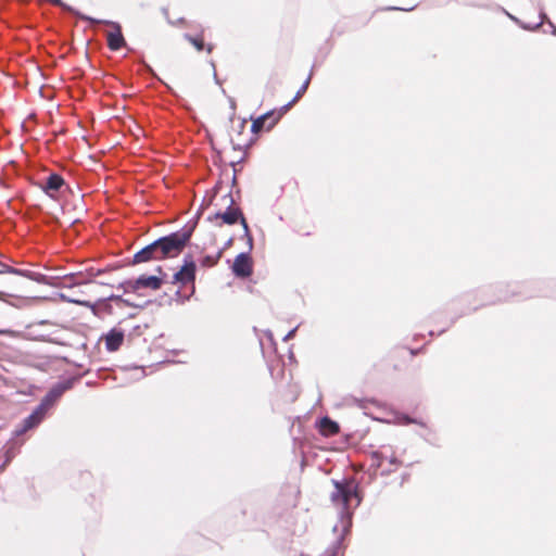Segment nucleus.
<instances>
[{"mask_svg":"<svg viewBox=\"0 0 556 556\" xmlns=\"http://www.w3.org/2000/svg\"><path fill=\"white\" fill-rule=\"evenodd\" d=\"M334 490L331 492L330 500L334 506L340 508V519L344 528L350 525L351 509L357 507L362 498L358 494V484L355 480H332Z\"/></svg>","mask_w":556,"mask_h":556,"instance_id":"f257e3e1","label":"nucleus"},{"mask_svg":"<svg viewBox=\"0 0 556 556\" xmlns=\"http://www.w3.org/2000/svg\"><path fill=\"white\" fill-rule=\"evenodd\" d=\"M197 223H189L180 230L161 237L154 241L160 258L175 257L179 255L189 242Z\"/></svg>","mask_w":556,"mask_h":556,"instance_id":"f03ea898","label":"nucleus"},{"mask_svg":"<svg viewBox=\"0 0 556 556\" xmlns=\"http://www.w3.org/2000/svg\"><path fill=\"white\" fill-rule=\"evenodd\" d=\"M222 201V205L226 206V211H217L213 216H208V220L212 222L213 219H222V222L227 225H233L240 222L244 230V236L248 237L249 245L252 248V237L250 235L248 223L240 207L235 206V199L232 198L231 193L228 192L227 194L223 195Z\"/></svg>","mask_w":556,"mask_h":556,"instance_id":"7ed1b4c3","label":"nucleus"},{"mask_svg":"<svg viewBox=\"0 0 556 556\" xmlns=\"http://www.w3.org/2000/svg\"><path fill=\"white\" fill-rule=\"evenodd\" d=\"M384 463H388L389 466L383 469V472L388 473L394 471L400 465L390 446H383L380 451L372 453V466L382 468Z\"/></svg>","mask_w":556,"mask_h":556,"instance_id":"20e7f679","label":"nucleus"},{"mask_svg":"<svg viewBox=\"0 0 556 556\" xmlns=\"http://www.w3.org/2000/svg\"><path fill=\"white\" fill-rule=\"evenodd\" d=\"M162 286V279L156 276H140L136 280L125 281L121 287L125 288V291L132 290L137 291L142 288L151 290H159Z\"/></svg>","mask_w":556,"mask_h":556,"instance_id":"39448f33","label":"nucleus"},{"mask_svg":"<svg viewBox=\"0 0 556 556\" xmlns=\"http://www.w3.org/2000/svg\"><path fill=\"white\" fill-rule=\"evenodd\" d=\"M70 380L60 382L53 386L46 396L41 400L40 406L47 412L54 405V403L62 396V394L71 388Z\"/></svg>","mask_w":556,"mask_h":556,"instance_id":"423d86ee","label":"nucleus"},{"mask_svg":"<svg viewBox=\"0 0 556 556\" xmlns=\"http://www.w3.org/2000/svg\"><path fill=\"white\" fill-rule=\"evenodd\" d=\"M70 380L60 382L53 386L46 396L41 400L40 406L47 412L54 405V403L62 396V394L71 388Z\"/></svg>","mask_w":556,"mask_h":556,"instance_id":"0eeeda50","label":"nucleus"},{"mask_svg":"<svg viewBox=\"0 0 556 556\" xmlns=\"http://www.w3.org/2000/svg\"><path fill=\"white\" fill-rule=\"evenodd\" d=\"M65 186V181L59 174H50L42 182H40L41 190L51 199H55L58 193Z\"/></svg>","mask_w":556,"mask_h":556,"instance_id":"6e6552de","label":"nucleus"},{"mask_svg":"<svg viewBox=\"0 0 556 556\" xmlns=\"http://www.w3.org/2000/svg\"><path fill=\"white\" fill-rule=\"evenodd\" d=\"M195 279V263L191 257H186L180 270L173 277V283L187 285Z\"/></svg>","mask_w":556,"mask_h":556,"instance_id":"1a4fd4ad","label":"nucleus"},{"mask_svg":"<svg viewBox=\"0 0 556 556\" xmlns=\"http://www.w3.org/2000/svg\"><path fill=\"white\" fill-rule=\"evenodd\" d=\"M279 118H280L279 114L275 116V112L269 111L253 121L252 126H251V131L254 134H258L264 128L269 130L277 124Z\"/></svg>","mask_w":556,"mask_h":556,"instance_id":"9d476101","label":"nucleus"},{"mask_svg":"<svg viewBox=\"0 0 556 556\" xmlns=\"http://www.w3.org/2000/svg\"><path fill=\"white\" fill-rule=\"evenodd\" d=\"M232 271L240 278H247L252 274L251 257L248 253L237 255L232 265Z\"/></svg>","mask_w":556,"mask_h":556,"instance_id":"9b49d317","label":"nucleus"},{"mask_svg":"<svg viewBox=\"0 0 556 556\" xmlns=\"http://www.w3.org/2000/svg\"><path fill=\"white\" fill-rule=\"evenodd\" d=\"M47 410L38 405L34 412L23 420L21 429L16 430V434H22L35 427H37L46 417Z\"/></svg>","mask_w":556,"mask_h":556,"instance_id":"f8f14e48","label":"nucleus"},{"mask_svg":"<svg viewBox=\"0 0 556 556\" xmlns=\"http://www.w3.org/2000/svg\"><path fill=\"white\" fill-rule=\"evenodd\" d=\"M150 261H161L154 241L134 255L132 264H141Z\"/></svg>","mask_w":556,"mask_h":556,"instance_id":"ddd939ff","label":"nucleus"},{"mask_svg":"<svg viewBox=\"0 0 556 556\" xmlns=\"http://www.w3.org/2000/svg\"><path fill=\"white\" fill-rule=\"evenodd\" d=\"M109 24L113 27V30L108 33V46L111 50L117 51L125 45V39L119 24L114 22H109Z\"/></svg>","mask_w":556,"mask_h":556,"instance_id":"4468645a","label":"nucleus"},{"mask_svg":"<svg viewBox=\"0 0 556 556\" xmlns=\"http://www.w3.org/2000/svg\"><path fill=\"white\" fill-rule=\"evenodd\" d=\"M124 332L118 329H112L105 336V348L110 352L117 351L124 342Z\"/></svg>","mask_w":556,"mask_h":556,"instance_id":"2eb2a0df","label":"nucleus"},{"mask_svg":"<svg viewBox=\"0 0 556 556\" xmlns=\"http://www.w3.org/2000/svg\"><path fill=\"white\" fill-rule=\"evenodd\" d=\"M319 431L323 435L330 437L339 432V425L328 417H323L319 421Z\"/></svg>","mask_w":556,"mask_h":556,"instance_id":"dca6fc26","label":"nucleus"},{"mask_svg":"<svg viewBox=\"0 0 556 556\" xmlns=\"http://www.w3.org/2000/svg\"><path fill=\"white\" fill-rule=\"evenodd\" d=\"M508 16L513 21H515L516 23H519L523 29H529V30H533V29L539 28L544 23V21L546 20V14L543 12V10L540 11V14H539L540 20H539V22H536L534 24H522L515 16H513L510 14H508Z\"/></svg>","mask_w":556,"mask_h":556,"instance_id":"f3484780","label":"nucleus"},{"mask_svg":"<svg viewBox=\"0 0 556 556\" xmlns=\"http://www.w3.org/2000/svg\"><path fill=\"white\" fill-rule=\"evenodd\" d=\"M14 275L27 277V278H29L31 280H35L37 282H42L43 281V275L37 274V273H33L30 270H24V269H18L17 268V273H14Z\"/></svg>","mask_w":556,"mask_h":556,"instance_id":"a211bd4d","label":"nucleus"},{"mask_svg":"<svg viewBox=\"0 0 556 556\" xmlns=\"http://www.w3.org/2000/svg\"><path fill=\"white\" fill-rule=\"evenodd\" d=\"M222 256V251L217 252L215 255H206L202 257L201 265L204 267H212L217 264L218 260Z\"/></svg>","mask_w":556,"mask_h":556,"instance_id":"6ab92c4d","label":"nucleus"},{"mask_svg":"<svg viewBox=\"0 0 556 556\" xmlns=\"http://www.w3.org/2000/svg\"><path fill=\"white\" fill-rule=\"evenodd\" d=\"M309 81H311V75L306 78V80L303 83V85L300 87V89L298 90L295 97L292 99V101H290L286 108H289L290 105H292L293 103H295L304 93L305 91L307 90L308 88V85H309Z\"/></svg>","mask_w":556,"mask_h":556,"instance_id":"aec40b11","label":"nucleus"},{"mask_svg":"<svg viewBox=\"0 0 556 556\" xmlns=\"http://www.w3.org/2000/svg\"><path fill=\"white\" fill-rule=\"evenodd\" d=\"M185 38L195 47L198 51H201L204 47V42L202 38H194L188 34L185 35Z\"/></svg>","mask_w":556,"mask_h":556,"instance_id":"412c9836","label":"nucleus"},{"mask_svg":"<svg viewBox=\"0 0 556 556\" xmlns=\"http://www.w3.org/2000/svg\"><path fill=\"white\" fill-rule=\"evenodd\" d=\"M0 267H1L0 268V274H2V273H9V274L17 273V268L4 265L2 263H0Z\"/></svg>","mask_w":556,"mask_h":556,"instance_id":"4be33fe9","label":"nucleus"},{"mask_svg":"<svg viewBox=\"0 0 556 556\" xmlns=\"http://www.w3.org/2000/svg\"><path fill=\"white\" fill-rule=\"evenodd\" d=\"M108 300L118 301L124 303L125 305L131 306V303L128 300L123 299L121 295H110Z\"/></svg>","mask_w":556,"mask_h":556,"instance_id":"5701e85b","label":"nucleus"},{"mask_svg":"<svg viewBox=\"0 0 556 556\" xmlns=\"http://www.w3.org/2000/svg\"><path fill=\"white\" fill-rule=\"evenodd\" d=\"M298 327L291 329L285 337H283V341H288L290 339H292L295 334V331H296Z\"/></svg>","mask_w":556,"mask_h":556,"instance_id":"b1692460","label":"nucleus"},{"mask_svg":"<svg viewBox=\"0 0 556 556\" xmlns=\"http://www.w3.org/2000/svg\"><path fill=\"white\" fill-rule=\"evenodd\" d=\"M548 25L552 27V33L553 35L556 36V26L551 22V21H547Z\"/></svg>","mask_w":556,"mask_h":556,"instance_id":"393cba45","label":"nucleus"},{"mask_svg":"<svg viewBox=\"0 0 556 556\" xmlns=\"http://www.w3.org/2000/svg\"><path fill=\"white\" fill-rule=\"evenodd\" d=\"M237 181V177H236V172L233 173V176H232V184H236Z\"/></svg>","mask_w":556,"mask_h":556,"instance_id":"a878e982","label":"nucleus"},{"mask_svg":"<svg viewBox=\"0 0 556 556\" xmlns=\"http://www.w3.org/2000/svg\"><path fill=\"white\" fill-rule=\"evenodd\" d=\"M5 293L0 291V300H3Z\"/></svg>","mask_w":556,"mask_h":556,"instance_id":"bb28decb","label":"nucleus"},{"mask_svg":"<svg viewBox=\"0 0 556 556\" xmlns=\"http://www.w3.org/2000/svg\"><path fill=\"white\" fill-rule=\"evenodd\" d=\"M75 303H78V301H74ZM79 304L89 305L88 302H79Z\"/></svg>","mask_w":556,"mask_h":556,"instance_id":"cd10ccee","label":"nucleus"},{"mask_svg":"<svg viewBox=\"0 0 556 556\" xmlns=\"http://www.w3.org/2000/svg\"><path fill=\"white\" fill-rule=\"evenodd\" d=\"M412 421H413L412 419H409L408 417H405V422H406V424H409V422H412Z\"/></svg>","mask_w":556,"mask_h":556,"instance_id":"c85d7f7f","label":"nucleus"},{"mask_svg":"<svg viewBox=\"0 0 556 556\" xmlns=\"http://www.w3.org/2000/svg\"><path fill=\"white\" fill-rule=\"evenodd\" d=\"M76 276H80V274H72V275H71V278H74V277H76Z\"/></svg>","mask_w":556,"mask_h":556,"instance_id":"c756f323","label":"nucleus"},{"mask_svg":"<svg viewBox=\"0 0 556 556\" xmlns=\"http://www.w3.org/2000/svg\"><path fill=\"white\" fill-rule=\"evenodd\" d=\"M83 282H84L83 280H78V281L75 282V285H80Z\"/></svg>","mask_w":556,"mask_h":556,"instance_id":"7c9ffc66","label":"nucleus"},{"mask_svg":"<svg viewBox=\"0 0 556 556\" xmlns=\"http://www.w3.org/2000/svg\"><path fill=\"white\" fill-rule=\"evenodd\" d=\"M207 51L211 52L212 51V46H208L207 47Z\"/></svg>","mask_w":556,"mask_h":556,"instance_id":"2f4dec72","label":"nucleus"},{"mask_svg":"<svg viewBox=\"0 0 556 556\" xmlns=\"http://www.w3.org/2000/svg\"><path fill=\"white\" fill-rule=\"evenodd\" d=\"M218 189H219V186H215L214 191L217 192Z\"/></svg>","mask_w":556,"mask_h":556,"instance_id":"473e14b6","label":"nucleus"},{"mask_svg":"<svg viewBox=\"0 0 556 556\" xmlns=\"http://www.w3.org/2000/svg\"><path fill=\"white\" fill-rule=\"evenodd\" d=\"M1 333H4V331H0V334H1Z\"/></svg>","mask_w":556,"mask_h":556,"instance_id":"72a5a7b5","label":"nucleus"}]
</instances>
